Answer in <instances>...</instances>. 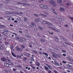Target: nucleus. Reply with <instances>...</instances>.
Here are the masks:
<instances>
[{"mask_svg":"<svg viewBox=\"0 0 73 73\" xmlns=\"http://www.w3.org/2000/svg\"><path fill=\"white\" fill-rule=\"evenodd\" d=\"M15 23H17V21H14Z\"/></svg>","mask_w":73,"mask_h":73,"instance_id":"obj_62","label":"nucleus"},{"mask_svg":"<svg viewBox=\"0 0 73 73\" xmlns=\"http://www.w3.org/2000/svg\"><path fill=\"white\" fill-rule=\"evenodd\" d=\"M63 45H64V46H66V43H63Z\"/></svg>","mask_w":73,"mask_h":73,"instance_id":"obj_41","label":"nucleus"},{"mask_svg":"<svg viewBox=\"0 0 73 73\" xmlns=\"http://www.w3.org/2000/svg\"><path fill=\"white\" fill-rule=\"evenodd\" d=\"M13 70L14 71H16V69L15 68H13Z\"/></svg>","mask_w":73,"mask_h":73,"instance_id":"obj_50","label":"nucleus"},{"mask_svg":"<svg viewBox=\"0 0 73 73\" xmlns=\"http://www.w3.org/2000/svg\"><path fill=\"white\" fill-rule=\"evenodd\" d=\"M5 44L7 45V44H9V43L8 42H5Z\"/></svg>","mask_w":73,"mask_h":73,"instance_id":"obj_28","label":"nucleus"},{"mask_svg":"<svg viewBox=\"0 0 73 73\" xmlns=\"http://www.w3.org/2000/svg\"><path fill=\"white\" fill-rule=\"evenodd\" d=\"M44 66L45 69L46 70H48V69H49V68H48V67L45 66Z\"/></svg>","mask_w":73,"mask_h":73,"instance_id":"obj_20","label":"nucleus"},{"mask_svg":"<svg viewBox=\"0 0 73 73\" xmlns=\"http://www.w3.org/2000/svg\"><path fill=\"white\" fill-rule=\"evenodd\" d=\"M6 14H11V13L9 12H6Z\"/></svg>","mask_w":73,"mask_h":73,"instance_id":"obj_31","label":"nucleus"},{"mask_svg":"<svg viewBox=\"0 0 73 73\" xmlns=\"http://www.w3.org/2000/svg\"><path fill=\"white\" fill-rule=\"evenodd\" d=\"M20 39H21V40H22V41H26L25 39L22 38H21Z\"/></svg>","mask_w":73,"mask_h":73,"instance_id":"obj_19","label":"nucleus"},{"mask_svg":"<svg viewBox=\"0 0 73 73\" xmlns=\"http://www.w3.org/2000/svg\"><path fill=\"white\" fill-rule=\"evenodd\" d=\"M34 44H35V45H37V43L36 42H35Z\"/></svg>","mask_w":73,"mask_h":73,"instance_id":"obj_55","label":"nucleus"},{"mask_svg":"<svg viewBox=\"0 0 73 73\" xmlns=\"http://www.w3.org/2000/svg\"><path fill=\"white\" fill-rule=\"evenodd\" d=\"M8 17L9 18H11V17L10 16H8Z\"/></svg>","mask_w":73,"mask_h":73,"instance_id":"obj_63","label":"nucleus"},{"mask_svg":"<svg viewBox=\"0 0 73 73\" xmlns=\"http://www.w3.org/2000/svg\"><path fill=\"white\" fill-rule=\"evenodd\" d=\"M29 63H30V64H32V63H33V62L32 61H30L29 62Z\"/></svg>","mask_w":73,"mask_h":73,"instance_id":"obj_51","label":"nucleus"},{"mask_svg":"<svg viewBox=\"0 0 73 73\" xmlns=\"http://www.w3.org/2000/svg\"><path fill=\"white\" fill-rule=\"evenodd\" d=\"M62 62L63 63H64V64H66V62L65 61H62Z\"/></svg>","mask_w":73,"mask_h":73,"instance_id":"obj_39","label":"nucleus"},{"mask_svg":"<svg viewBox=\"0 0 73 73\" xmlns=\"http://www.w3.org/2000/svg\"><path fill=\"white\" fill-rule=\"evenodd\" d=\"M60 11H62V12H63L64 11V9L62 8V7H60Z\"/></svg>","mask_w":73,"mask_h":73,"instance_id":"obj_10","label":"nucleus"},{"mask_svg":"<svg viewBox=\"0 0 73 73\" xmlns=\"http://www.w3.org/2000/svg\"><path fill=\"white\" fill-rule=\"evenodd\" d=\"M21 48H23V49H24V48H25V45H24L23 44L21 45Z\"/></svg>","mask_w":73,"mask_h":73,"instance_id":"obj_16","label":"nucleus"},{"mask_svg":"<svg viewBox=\"0 0 73 73\" xmlns=\"http://www.w3.org/2000/svg\"><path fill=\"white\" fill-rule=\"evenodd\" d=\"M2 33L3 34V35H5V34H7L6 32H5V31L3 32H2Z\"/></svg>","mask_w":73,"mask_h":73,"instance_id":"obj_27","label":"nucleus"},{"mask_svg":"<svg viewBox=\"0 0 73 73\" xmlns=\"http://www.w3.org/2000/svg\"><path fill=\"white\" fill-rule=\"evenodd\" d=\"M69 5L70 4H69V3H67L66 4V5H68H68Z\"/></svg>","mask_w":73,"mask_h":73,"instance_id":"obj_48","label":"nucleus"},{"mask_svg":"<svg viewBox=\"0 0 73 73\" xmlns=\"http://www.w3.org/2000/svg\"><path fill=\"white\" fill-rule=\"evenodd\" d=\"M23 60H24V61H25V60H27V58H26V57L24 58H23Z\"/></svg>","mask_w":73,"mask_h":73,"instance_id":"obj_40","label":"nucleus"},{"mask_svg":"<svg viewBox=\"0 0 73 73\" xmlns=\"http://www.w3.org/2000/svg\"><path fill=\"white\" fill-rule=\"evenodd\" d=\"M14 65V64L11 62L9 63V64L7 63H5V65L6 67H8L9 65H11V66H12V65Z\"/></svg>","mask_w":73,"mask_h":73,"instance_id":"obj_1","label":"nucleus"},{"mask_svg":"<svg viewBox=\"0 0 73 73\" xmlns=\"http://www.w3.org/2000/svg\"><path fill=\"white\" fill-rule=\"evenodd\" d=\"M44 54L45 56H48V55L46 53H45Z\"/></svg>","mask_w":73,"mask_h":73,"instance_id":"obj_43","label":"nucleus"},{"mask_svg":"<svg viewBox=\"0 0 73 73\" xmlns=\"http://www.w3.org/2000/svg\"><path fill=\"white\" fill-rule=\"evenodd\" d=\"M36 69L37 70L39 69V67H36Z\"/></svg>","mask_w":73,"mask_h":73,"instance_id":"obj_60","label":"nucleus"},{"mask_svg":"<svg viewBox=\"0 0 73 73\" xmlns=\"http://www.w3.org/2000/svg\"><path fill=\"white\" fill-rule=\"evenodd\" d=\"M35 23H31V28H33V27H35Z\"/></svg>","mask_w":73,"mask_h":73,"instance_id":"obj_8","label":"nucleus"},{"mask_svg":"<svg viewBox=\"0 0 73 73\" xmlns=\"http://www.w3.org/2000/svg\"><path fill=\"white\" fill-rule=\"evenodd\" d=\"M26 36L27 37H28V38H31V36H29L28 35H26Z\"/></svg>","mask_w":73,"mask_h":73,"instance_id":"obj_23","label":"nucleus"},{"mask_svg":"<svg viewBox=\"0 0 73 73\" xmlns=\"http://www.w3.org/2000/svg\"><path fill=\"white\" fill-rule=\"evenodd\" d=\"M62 54L64 56H66V54Z\"/></svg>","mask_w":73,"mask_h":73,"instance_id":"obj_54","label":"nucleus"},{"mask_svg":"<svg viewBox=\"0 0 73 73\" xmlns=\"http://www.w3.org/2000/svg\"><path fill=\"white\" fill-rule=\"evenodd\" d=\"M16 50H18V51H19V52L22 51V50H23L22 49L19 48V47H18V46L16 47Z\"/></svg>","mask_w":73,"mask_h":73,"instance_id":"obj_5","label":"nucleus"},{"mask_svg":"<svg viewBox=\"0 0 73 73\" xmlns=\"http://www.w3.org/2000/svg\"><path fill=\"white\" fill-rule=\"evenodd\" d=\"M25 56H26L28 57V56H29V54H25Z\"/></svg>","mask_w":73,"mask_h":73,"instance_id":"obj_24","label":"nucleus"},{"mask_svg":"<svg viewBox=\"0 0 73 73\" xmlns=\"http://www.w3.org/2000/svg\"><path fill=\"white\" fill-rule=\"evenodd\" d=\"M62 52H66V51L64 50H62Z\"/></svg>","mask_w":73,"mask_h":73,"instance_id":"obj_49","label":"nucleus"},{"mask_svg":"<svg viewBox=\"0 0 73 73\" xmlns=\"http://www.w3.org/2000/svg\"><path fill=\"white\" fill-rule=\"evenodd\" d=\"M54 13H55V14H56V15H57V14H58V13H57L56 12H55Z\"/></svg>","mask_w":73,"mask_h":73,"instance_id":"obj_64","label":"nucleus"},{"mask_svg":"<svg viewBox=\"0 0 73 73\" xmlns=\"http://www.w3.org/2000/svg\"><path fill=\"white\" fill-rule=\"evenodd\" d=\"M1 60L3 61L7 62V59L4 58H1Z\"/></svg>","mask_w":73,"mask_h":73,"instance_id":"obj_6","label":"nucleus"},{"mask_svg":"<svg viewBox=\"0 0 73 73\" xmlns=\"http://www.w3.org/2000/svg\"><path fill=\"white\" fill-rule=\"evenodd\" d=\"M70 18L72 20V21H73V18L72 17H70Z\"/></svg>","mask_w":73,"mask_h":73,"instance_id":"obj_52","label":"nucleus"},{"mask_svg":"<svg viewBox=\"0 0 73 73\" xmlns=\"http://www.w3.org/2000/svg\"><path fill=\"white\" fill-rule=\"evenodd\" d=\"M44 6V5H39L40 7V8H43Z\"/></svg>","mask_w":73,"mask_h":73,"instance_id":"obj_11","label":"nucleus"},{"mask_svg":"<svg viewBox=\"0 0 73 73\" xmlns=\"http://www.w3.org/2000/svg\"><path fill=\"white\" fill-rule=\"evenodd\" d=\"M7 73H10V72L9 71H5Z\"/></svg>","mask_w":73,"mask_h":73,"instance_id":"obj_42","label":"nucleus"},{"mask_svg":"<svg viewBox=\"0 0 73 73\" xmlns=\"http://www.w3.org/2000/svg\"><path fill=\"white\" fill-rule=\"evenodd\" d=\"M67 71L68 72H70V71L69 70H67Z\"/></svg>","mask_w":73,"mask_h":73,"instance_id":"obj_58","label":"nucleus"},{"mask_svg":"<svg viewBox=\"0 0 73 73\" xmlns=\"http://www.w3.org/2000/svg\"><path fill=\"white\" fill-rule=\"evenodd\" d=\"M35 21H36V22H38V21H39V20H38L36 19H35Z\"/></svg>","mask_w":73,"mask_h":73,"instance_id":"obj_25","label":"nucleus"},{"mask_svg":"<svg viewBox=\"0 0 73 73\" xmlns=\"http://www.w3.org/2000/svg\"><path fill=\"white\" fill-rule=\"evenodd\" d=\"M54 72L55 73H58V72H57V71L56 70H54Z\"/></svg>","mask_w":73,"mask_h":73,"instance_id":"obj_35","label":"nucleus"},{"mask_svg":"<svg viewBox=\"0 0 73 73\" xmlns=\"http://www.w3.org/2000/svg\"><path fill=\"white\" fill-rule=\"evenodd\" d=\"M53 54L55 58H57L58 57H60V55H58V54H56L54 53Z\"/></svg>","mask_w":73,"mask_h":73,"instance_id":"obj_3","label":"nucleus"},{"mask_svg":"<svg viewBox=\"0 0 73 73\" xmlns=\"http://www.w3.org/2000/svg\"><path fill=\"white\" fill-rule=\"evenodd\" d=\"M24 20L25 21H27V19L26 18H25L24 19Z\"/></svg>","mask_w":73,"mask_h":73,"instance_id":"obj_32","label":"nucleus"},{"mask_svg":"<svg viewBox=\"0 0 73 73\" xmlns=\"http://www.w3.org/2000/svg\"><path fill=\"white\" fill-rule=\"evenodd\" d=\"M19 32H20V33H23V32L21 31H19Z\"/></svg>","mask_w":73,"mask_h":73,"instance_id":"obj_53","label":"nucleus"},{"mask_svg":"<svg viewBox=\"0 0 73 73\" xmlns=\"http://www.w3.org/2000/svg\"><path fill=\"white\" fill-rule=\"evenodd\" d=\"M65 26L66 27H68L69 26L68 25H65Z\"/></svg>","mask_w":73,"mask_h":73,"instance_id":"obj_46","label":"nucleus"},{"mask_svg":"<svg viewBox=\"0 0 73 73\" xmlns=\"http://www.w3.org/2000/svg\"><path fill=\"white\" fill-rule=\"evenodd\" d=\"M5 32H6L7 33H8V31L7 30H5Z\"/></svg>","mask_w":73,"mask_h":73,"instance_id":"obj_29","label":"nucleus"},{"mask_svg":"<svg viewBox=\"0 0 73 73\" xmlns=\"http://www.w3.org/2000/svg\"><path fill=\"white\" fill-rule=\"evenodd\" d=\"M36 65L38 66H40V63H39L38 62H37L36 63Z\"/></svg>","mask_w":73,"mask_h":73,"instance_id":"obj_17","label":"nucleus"},{"mask_svg":"<svg viewBox=\"0 0 73 73\" xmlns=\"http://www.w3.org/2000/svg\"><path fill=\"white\" fill-rule=\"evenodd\" d=\"M40 2H41V1H44V0H40L39 1Z\"/></svg>","mask_w":73,"mask_h":73,"instance_id":"obj_56","label":"nucleus"},{"mask_svg":"<svg viewBox=\"0 0 73 73\" xmlns=\"http://www.w3.org/2000/svg\"><path fill=\"white\" fill-rule=\"evenodd\" d=\"M43 8L44 9H48V7L47 6L45 5H44V6L43 7Z\"/></svg>","mask_w":73,"mask_h":73,"instance_id":"obj_7","label":"nucleus"},{"mask_svg":"<svg viewBox=\"0 0 73 73\" xmlns=\"http://www.w3.org/2000/svg\"><path fill=\"white\" fill-rule=\"evenodd\" d=\"M52 11H52L54 13L55 12V10L53 9Z\"/></svg>","mask_w":73,"mask_h":73,"instance_id":"obj_45","label":"nucleus"},{"mask_svg":"<svg viewBox=\"0 0 73 73\" xmlns=\"http://www.w3.org/2000/svg\"><path fill=\"white\" fill-rule=\"evenodd\" d=\"M50 4H52L54 5V7H56V4L55 2L53 1H51L50 2Z\"/></svg>","mask_w":73,"mask_h":73,"instance_id":"obj_2","label":"nucleus"},{"mask_svg":"<svg viewBox=\"0 0 73 73\" xmlns=\"http://www.w3.org/2000/svg\"><path fill=\"white\" fill-rule=\"evenodd\" d=\"M57 2L59 4H61L62 3V1L61 0H57Z\"/></svg>","mask_w":73,"mask_h":73,"instance_id":"obj_9","label":"nucleus"},{"mask_svg":"<svg viewBox=\"0 0 73 73\" xmlns=\"http://www.w3.org/2000/svg\"><path fill=\"white\" fill-rule=\"evenodd\" d=\"M55 40L56 41H58V38L57 36H55Z\"/></svg>","mask_w":73,"mask_h":73,"instance_id":"obj_14","label":"nucleus"},{"mask_svg":"<svg viewBox=\"0 0 73 73\" xmlns=\"http://www.w3.org/2000/svg\"><path fill=\"white\" fill-rule=\"evenodd\" d=\"M12 33L13 35H15V36H17V34H16V33Z\"/></svg>","mask_w":73,"mask_h":73,"instance_id":"obj_30","label":"nucleus"},{"mask_svg":"<svg viewBox=\"0 0 73 73\" xmlns=\"http://www.w3.org/2000/svg\"><path fill=\"white\" fill-rule=\"evenodd\" d=\"M55 65H56V66H58L59 65V64H58V63L56 62H55Z\"/></svg>","mask_w":73,"mask_h":73,"instance_id":"obj_22","label":"nucleus"},{"mask_svg":"<svg viewBox=\"0 0 73 73\" xmlns=\"http://www.w3.org/2000/svg\"><path fill=\"white\" fill-rule=\"evenodd\" d=\"M30 60L31 61H34V59L33 58H30Z\"/></svg>","mask_w":73,"mask_h":73,"instance_id":"obj_18","label":"nucleus"},{"mask_svg":"<svg viewBox=\"0 0 73 73\" xmlns=\"http://www.w3.org/2000/svg\"><path fill=\"white\" fill-rule=\"evenodd\" d=\"M40 15L41 16H42V17H46V16L43 14H40Z\"/></svg>","mask_w":73,"mask_h":73,"instance_id":"obj_12","label":"nucleus"},{"mask_svg":"<svg viewBox=\"0 0 73 73\" xmlns=\"http://www.w3.org/2000/svg\"><path fill=\"white\" fill-rule=\"evenodd\" d=\"M11 54H12V55L14 57H16V55L15 54H14V53H13V52H11Z\"/></svg>","mask_w":73,"mask_h":73,"instance_id":"obj_13","label":"nucleus"},{"mask_svg":"<svg viewBox=\"0 0 73 73\" xmlns=\"http://www.w3.org/2000/svg\"><path fill=\"white\" fill-rule=\"evenodd\" d=\"M38 28L40 29H41V30H42V28L41 27H38Z\"/></svg>","mask_w":73,"mask_h":73,"instance_id":"obj_37","label":"nucleus"},{"mask_svg":"<svg viewBox=\"0 0 73 73\" xmlns=\"http://www.w3.org/2000/svg\"><path fill=\"white\" fill-rule=\"evenodd\" d=\"M30 69H31V68H30V67H29V68H28V70H30Z\"/></svg>","mask_w":73,"mask_h":73,"instance_id":"obj_59","label":"nucleus"},{"mask_svg":"<svg viewBox=\"0 0 73 73\" xmlns=\"http://www.w3.org/2000/svg\"><path fill=\"white\" fill-rule=\"evenodd\" d=\"M32 68L33 69H36V67L34 66L32 67Z\"/></svg>","mask_w":73,"mask_h":73,"instance_id":"obj_36","label":"nucleus"},{"mask_svg":"<svg viewBox=\"0 0 73 73\" xmlns=\"http://www.w3.org/2000/svg\"><path fill=\"white\" fill-rule=\"evenodd\" d=\"M60 38H62V39H63L64 40H65V39L64 38H63V37H62V36H60Z\"/></svg>","mask_w":73,"mask_h":73,"instance_id":"obj_33","label":"nucleus"},{"mask_svg":"<svg viewBox=\"0 0 73 73\" xmlns=\"http://www.w3.org/2000/svg\"><path fill=\"white\" fill-rule=\"evenodd\" d=\"M48 73H53V72H52V71H50V70H49L48 71Z\"/></svg>","mask_w":73,"mask_h":73,"instance_id":"obj_21","label":"nucleus"},{"mask_svg":"<svg viewBox=\"0 0 73 73\" xmlns=\"http://www.w3.org/2000/svg\"><path fill=\"white\" fill-rule=\"evenodd\" d=\"M34 15L36 16V17H38V15L36 14H34Z\"/></svg>","mask_w":73,"mask_h":73,"instance_id":"obj_47","label":"nucleus"},{"mask_svg":"<svg viewBox=\"0 0 73 73\" xmlns=\"http://www.w3.org/2000/svg\"><path fill=\"white\" fill-rule=\"evenodd\" d=\"M47 66H48V68L50 69H52V67L50 66L49 65H47Z\"/></svg>","mask_w":73,"mask_h":73,"instance_id":"obj_15","label":"nucleus"},{"mask_svg":"<svg viewBox=\"0 0 73 73\" xmlns=\"http://www.w3.org/2000/svg\"><path fill=\"white\" fill-rule=\"evenodd\" d=\"M13 45H11V49H13Z\"/></svg>","mask_w":73,"mask_h":73,"instance_id":"obj_57","label":"nucleus"},{"mask_svg":"<svg viewBox=\"0 0 73 73\" xmlns=\"http://www.w3.org/2000/svg\"><path fill=\"white\" fill-rule=\"evenodd\" d=\"M67 59H68V60H70V57H67Z\"/></svg>","mask_w":73,"mask_h":73,"instance_id":"obj_38","label":"nucleus"},{"mask_svg":"<svg viewBox=\"0 0 73 73\" xmlns=\"http://www.w3.org/2000/svg\"><path fill=\"white\" fill-rule=\"evenodd\" d=\"M2 36H1V34H0V40H1V39H2Z\"/></svg>","mask_w":73,"mask_h":73,"instance_id":"obj_26","label":"nucleus"},{"mask_svg":"<svg viewBox=\"0 0 73 73\" xmlns=\"http://www.w3.org/2000/svg\"><path fill=\"white\" fill-rule=\"evenodd\" d=\"M44 13L45 14H46V15H48V13L47 12H46L44 11Z\"/></svg>","mask_w":73,"mask_h":73,"instance_id":"obj_34","label":"nucleus"},{"mask_svg":"<svg viewBox=\"0 0 73 73\" xmlns=\"http://www.w3.org/2000/svg\"><path fill=\"white\" fill-rule=\"evenodd\" d=\"M34 29L35 31H37V29L36 28H35Z\"/></svg>","mask_w":73,"mask_h":73,"instance_id":"obj_61","label":"nucleus"},{"mask_svg":"<svg viewBox=\"0 0 73 73\" xmlns=\"http://www.w3.org/2000/svg\"><path fill=\"white\" fill-rule=\"evenodd\" d=\"M40 41H44V39H40Z\"/></svg>","mask_w":73,"mask_h":73,"instance_id":"obj_44","label":"nucleus"},{"mask_svg":"<svg viewBox=\"0 0 73 73\" xmlns=\"http://www.w3.org/2000/svg\"><path fill=\"white\" fill-rule=\"evenodd\" d=\"M42 23H43V24H48V25H50V23L49 22L47 21L46 22L44 21L42 22Z\"/></svg>","mask_w":73,"mask_h":73,"instance_id":"obj_4","label":"nucleus"}]
</instances>
